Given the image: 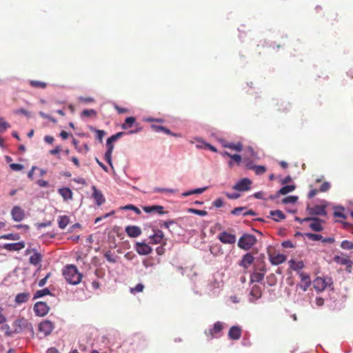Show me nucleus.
Masks as SVG:
<instances>
[{"mask_svg": "<svg viewBox=\"0 0 353 353\" xmlns=\"http://www.w3.org/2000/svg\"><path fill=\"white\" fill-rule=\"evenodd\" d=\"M295 188L296 187L294 185H285L279 190L278 193L279 194L285 195L289 192L294 191L295 190Z\"/></svg>", "mask_w": 353, "mask_h": 353, "instance_id": "c9c22d12", "label": "nucleus"}, {"mask_svg": "<svg viewBox=\"0 0 353 353\" xmlns=\"http://www.w3.org/2000/svg\"><path fill=\"white\" fill-rule=\"evenodd\" d=\"M232 214L234 215L243 214V216L256 215V213L254 211H253L252 210H247L246 208H244V207H239V208H234L232 211Z\"/></svg>", "mask_w": 353, "mask_h": 353, "instance_id": "4be33fe9", "label": "nucleus"}, {"mask_svg": "<svg viewBox=\"0 0 353 353\" xmlns=\"http://www.w3.org/2000/svg\"><path fill=\"white\" fill-rule=\"evenodd\" d=\"M0 330L5 332V335L6 336H12L14 332V330H12L10 329V327L8 324H2V325L0 327Z\"/></svg>", "mask_w": 353, "mask_h": 353, "instance_id": "4c0bfd02", "label": "nucleus"}, {"mask_svg": "<svg viewBox=\"0 0 353 353\" xmlns=\"http://www.w3.org/2000/svg\"><path fill=\"white\" fill-rule=\"evenodd\" d=\"M242 330L238 325L232 326L228 332V336L231 340H238L241 336Z\"/></svg>", "mask_w": 353, "mask_h": 353, "instance_id": "ddd939ff", "label": "nucleus"}, {"mask_svg": "<svg viewBox=\"0 0 353 353\" xmlns=\"http://www.w3.org/2000/svg\"><path fill=\"white\" fill-rule=\"evenodd\" d=\"M289 265L290 268L294 271L301 270L304 268V263L302 261L296 262L294 259H291L289 261Z\"/></svg>", "mask_w": 353, "mask_h": 353, "instance_id": "c756f323", "label": "nucleus"}, {"mask_svg": "<svg viewBox=\"0 0 353 353\" xmlns=\"http://www.w3.org/2000/svg\"><path fill=\"white\" fill-rule=\"evenodd\" d=\"M46 295L53 296V294L51 293L50 290L48 288H43L42 290H37L34 294L33 299L34 300V299H39V298H42L44 296H46Z\"/></svg>", "mask_w": 353, "mask_h": 353, "instance_id": "bb28decb", "label": "nucleus"}, {"mask_svg": "<svg viewBox=\"0 0 353 353\" xmlns=\"http://www.w3.org/2000/svg\"><path fill=\"white\" fill-rule=\"evenodd\" d=\"M25 245L24 241H19L17 243H4L1 247L7 251L13 252L21 250L25 248Z\"/></svg>", "mask_w": 353, "mask_h": 353, "instance_id": "1a4fd4ad", "label": "nucleus"}, {"mask_svg": "<svg viewBox=\"0 0 353 353\" xmlns=\"http://www.w3.org/2000/svg\"><path fill=\"white\" fill-rule=\"evenodd\" d=\"M63 275L68 283L74 285L79 284L82 279V274L74 265H67L63 270Z\"/></svg>", "mask_w": 353, "mask_h": 353, "instance_id": "f257e3e1", "label": "nucleus"}, {"mask_svg": "<svg viewBox=\"0 0 353 353\" xmlns=\"http://www.w3.org/2000/svg\"><path fill=\"white\" fill-rule=\"evenodd\" d=\"M29 292H22L17 294L15 296L14 301L17 304L20 305L26 303L30 298Z\"/></svg>", "mask_w": 353, "mask_h": 353, "instance_id": "393cba45", "label": "nucleus"}, {"mask_svg": "<svg viewBox=\"0 0 353 353\" xmlns=\"http://www.w3.org/2000/svg\"><path fill=\"white\" fill-rule=\"evenodd\" d=\"M30 85L36 88H41L44 89L46 88L47 84L45 82H42L40 81L31 80L30 81Z\"/></svg>", "mask_w": 353, "mask_h": 353, "instance_id": "58836bf2", "label": "nucleus"}, {"mask_svg": "<svg viewBox=\"0 0 353 353\" xmlns=\"http://www.w3.org/2000/svg\"><path fill=\"white\" fill-rule=\"evenodd\" d=\"M154 233L150 235V243L153 244L160 243L164 237V234L161 230H153Z\"/></svg>", "mask_w": 353, "mask_h": 353, "instance_id": "4468645a", "label": "nucleus"}, {"mask_svg": "<svg viewBox=\"0 0 353 353\" xmlns=\"http://www.w3.org/2000/svg\"><path fill=\"white\" fill-rule=\"evenodd\" d=\"M104 256L106 259V260L110 263H114L117 261L116 257L114 256L113 254L110 250L107 251L105 253Z\"/></svg>", "mask_w": 353, "mask_h": 353, "instance_id": "c03bdc74", "label": "nucleus"}, {"mask_svg": "<svg viewBox=\"0 0 353 353\" xmlns=\"http://www.w3.org/2000/svg\"><path fill=\"white\" fill-rule=\"evenodd\" d=\"M125 230L127 234L132 238L139 236L141 233V228L137 225H128Z\"/></svg>", "mask_w": 353, "mask_h": 353, "instance_id": "dca6fc26", "label": "nucleus"}, {"mask_svg": "<svg viewBox=\"0 0 353 353\" xmlns=\"http://www.w3.org/2000/svg\"><path fill=\"white\" fill-rule=\"evenodd\" d=\"M230 158L234 161L238 165L240 164L241 161V157L239 155V154H232V156H230Z\"/></svg>", "mask_w": 353, "mask_h": 353, "instance_id": "e2e57ef3", "label": "nucleus"}, {"mask_svg": "<svg viewBox=\"0 0 353 353\" xmlns=\"http://www.w3.org/2000/svg\"><path fill=\"white\" fill-rule=\"evenodd\" d=\"M330 188V183L325 181V182H323L322 183V185H321V187L319 188V191L322 192H327V190H329Z\"/></svg>", "mask_w": 353, "mask_h": 353, "instance_id": "864d4df0", "label": "nucleus"}, {"mask_svg": "<svg viewBox=\"0 0 353 353\" xmlns=\"http://www.w3.org/2000/svg\"><path fill=\"white\" fill-rule=\"evenodd\" d=\"M72 144L78 152H83V148L79 145V141L77 139H73Z\"/></svg>", "mask_w": 353, "mask_h": 353, "instance_id": "680f3d73", "label": "nucleus"}, {"mask_svg": "<svg viewBox=\"0 0 353 353\" xmlns=\"http://www.w3.org/2000/svg\"><path fill=\"white\" fill-rule=\"evenodd\" d=\"M164 208L161 205H151V206H145L143 208V210L147 213H152L157 214H163L167 213L168 212H165L163 210Z\"/></svg>", "mask_w": 353, "mask_h": 353, "instance_id": "2eb2a0df", "label": "nucleus"}, {"mask_svg": "<svg viewBox=\"0 0 353 353\" xmlns=\"http://www.w3.org/2000/svg\"><path fill=\"white\" fill-rule=\"evenodd\" d=\"M218 239L224 244H234L236 242V236L226 231L221 232L219 234Z\"/></svg>", "mask_w": 353, "mask_h": 353, "instance_id": "0eeeda50", "label": "nucleus"}, {"mask_svg": "<svg viewBox=\"0 0 353 353\" xmlns=\"http://www.w3.org/2000/svg\"><path fill=\"white\" fill-rule=\"evenodd\" d=\"M35 315L37 316H45L50 311V307L44 301L37 302L33 307Z\"/></svg>", "mask_w": 353, "mask_h": 353, "instance_id": "39448f33", "label": "nucleus"}, {"mask_svg": "<svg viewBox=\"0 0 353 353\" xmlns=\"http://www.w3.org/2000/svg\"><path fill=\"white\" fill-rule=\"evenodd\" d=\"M51 223L52 222H40L37 223V227L38 229H41L42 228L50 226Z\"/></svg>", "mask_w": 353, "mask_h": 353, "instance_id": "338daca9", "label": "nucleus"}, {"mask_svg": "<svg viewBox=\"0 0 353 353\" xmlns=\"http://www.w3.org/2000/svg\"><path fill=\"white\" fill-rule=\"evenodd\" d=\"M144 285L142 283H138L134 288L131 289V292H141L143 290Z\"/></svg>", "mask_w": 353, "mask_h": 353, "instance_id": "5fc2aeb1", "label": "nucleus"}, {"mask_svg": "<svg viewBox=\"0 0 353 353\" xmlns=\"http://www.w3.org/2000/svg\"><path fill=\"white\" fill-rule=\"evenodd\" d=\"M59 193L62 196L64 200H68L72 198V192L68 188L59 189Z\"/></svg>", "mask_w": 353, "mask_h": 353, "instance_id": "cd10ccee", "label": "nucleus"}, {"mask_svg": "<svg viewBox=\"0 0 353 353\" xmlns=\"http://www.w3.org/2000/svg\"><path fill=\"white\" fill-rule=\"evenodd\" d=\"M253 170L258 175L263 174L266 172V168L263 165H254L253 167Z\"/></svg>", "mask_w": 353, "mask_h": 353, "instance_id": "a18cd8bd", "label": "nucleus"}, {"mask_svg": "<svg viewBox=\"0 0 353 353\" xmlns=\"http://www.w3.org/2000/svg\"><path fill=\"white\" fill-rule=\"evenodd\" d=\"M79 101L83 102V103H92L94 102V99L92 97H79Z\"/></svg>", "mask_w": 353, "mask_h": 353, "instance_id": "0e129e2a", "label": "nucleus"}, {"mask_svg": "<svg viewBox=\"0 0 353 353\" xmlns=\"http://www.w3.org/2000/svg\"><path fill=\"white\" fill-rule=\"evenodd\" d=\"M212 205L216 208H221L223 205V201L221 198H218L214 201Z\"/></svg>", "mask_w": 353, "mask_h": 353, "instance_id": "13d9d810", "label": "nucleus"}, {"mask_svg": "<svg viewBox=\"0 0 353 353\" xmlns=\"http://www.w3.org/2000/svg\"><path fill=\"white\" fill-rule=\"evenodd\" d=\"M224 147L225 148H230V149H232L233 150H235V151H237V152H241L242 150H243V145L241 143H227V144H225L224 145Z\"/></svg>", "mask_w": 353, "mask_h": 353, "instance_id": "e433bc0d", "label": "nucleus"}, {"mask_svg": "<svg viewBox=\"0 0 353 353\" xmlns=\"http://www.w3.org/2000/svg\"><path fill=\"white\" fill-rule=\"evenodd\" d=\"M54 328V325L49 320H44L39 324L38 330L40 332L43 333L44 336H47L51 334Z\"/></svg>", "mask_w": 353, "mask_h": 353, "instance_id": "423d86ee", "label": "nucleus"}, {"mask_svg": "<svg viewBox=\"0 0 353 353\" xmlns=\"http://www.w3.org/2000/svg\"><path fill=\"white\" fill-rule=\"evenodd\" d=\"M254 257L252 254L250 252H247L242 256L241 260L239 263V265L244 269H247L254 262Z\"/></svg>", "mask_w": 353, "mask_h": 353, "instance_id": "9b49d317", "label": "nucleus"}, {"mask_svg": "<svg viewBox=\"0 0 353 353\" xmlns=\"http://www.w3.org/2000/svg\"><path fill=\"white\" fill-rule=\"evenodd\" d=\"M333 216L334 218H341L343 219L347 218L345 209L341 206H335L333 208Z\"/></svg>", "mask_w": 353, "mask_h": 353, "instance_id": "aec40b11", "label": "nucleus"}, {"mask_svg": "<svg viewBox=\"0 0 353 353\" xmlns=\"http://www.w3.org/2000/svg\"><path fill=\"white\" fill-rule=\"evenodd\" d=\"M125 134V133L124 132H119L114 135H112L107 139L106 145L107 146L114 145L112 143L114 141H116L119 139L121 138Z\"/></svg>", "mask_w": 353, "mask_h": 353, "instance_id": "2f4dec72", "label": "nucleus"}, {"mask_svg": "<svg viewBox=\"0 0 353 353\" xmlns=\"http://www.w3.org/2000/svg\"><path fill=\"white\" fill-rule=\"evenodd\" d=\"M270 215L273 221H279V219H285V216L281 210H272L270 212Z\"/></svg>", "mask_w": 353, "mask_h": 353, "instance_id": "7c9ffc66", "label": "nucleus"}, {"mask_svg": "<svg viewBox=\"0 0 353 353\" xmlns=\"http://www.w3.org/2000/svg\"><path fill=\"white\" fill-rule=\"evenodd\" d=\"M10 167L13 170H21L23 168V166L21 164L19 163H12L10 165Z\"/></svg>", "mask_w": 353, "mask_h": 353, "instance_id": "bf43d9fd", "label": "nucleus"}, {"mask_svg": "<svg viewBox=\"0 0 353 353\" xmlns=\"http://www.w3.org/2000/svg\"><path fill=\"white\" fill-rule=\"evenodd\" d=\"M252 184L251 180L248 178H244L240 181H239L234 186L233 189L238 191H248L250 189V185Z\"/></svg>", "mask_w": 353, "mask_h": 353, "instance_id": "6e6552de", "label": "nucleus"}, {"mask_svg": "<svg viewBox=\"0 0 353 353\" xmlns=\"http://www.w3.org/2000/svg\"><path fill=\"white\" fill-rule=\"evenodd\" d=\"M11 214L14 221H22L24 218V211L19 206H14Z\"/></svg>", "mask_w": 353, "mask_h": 353, "instance_id": "6ab92c4d", "label": "nucleus"}, {"mask_svg": "<svg viewBox=\"0 0 353 353\" xmlns=\"http://www.w3.org/2000/svg\"><path fill=\"white\" fill-rule=\"evenodd\" d=\"M136 122V119L134 117H129L125 119L124 123L121 125V128L123 130H127L132 126V125Z\"/></svg>", "mask_w": 353, "mask_h": 353, "instance_id": "473e14b6", "label": "nucleus"}, {"mask_svg": "<svg viewBox=\"0 0 353 353\" xmlns=\"http://www.w3.org/2000/svg\"><path fill=\"white\" fill-rule=\"evenodd\" d=\"M287 259V256L283 254H277L275 256L270 254V261L273 265H278L283 263Z\"/></svg>", "mask_w": 353, "mask_h": 353, "instance_id": "a211bd4d", "label": "nucleus"}, {"mask_svg": "<svg viewBox=\"0 0 353 353\" xmlns=\"http://www.w3.org/2000/svg\"><path fill=\"white\" fill-rule=\"evenodd\" d=\"M135 249L140 255H148L152 251V248L143 242H137L135 245Z\"/></svg>", "mask_w": 353, "mask_h": 353, "instance_id": "9d476101", "label": "nucleus"}, {"mask_svg": "<svg viewBox=\"0 0 353 353\" xmlns=\"http://www.w3.org/2000/svg\"><path fill=\"white\" fill-rule=\"evenodd\" d=\"M97 132V138L100 141H102L103 138L105 135V132L103 130H97L96 131Z\"/></svg>", "mask_w": 353, "mask_h": 353, "instance_id": "69168bd1", "label": "nucleus"}, {"mask_svg": "<svg viewBox=\"0 0 353 353\" xmlns=\"http://www.w3.org/2000/svg\"><path fill=\"white\" fill-rule=\"evenodd\" d=\"M14 334H20L22 332L28 331L32 337L34 335V328L30 322L24 317L17 319L12 324Z\"/></svg>", "mask_w": 353, "mask_h": 353, "instance_id": "f03ea898", "label": "nucleus"}, {"mask_svg": "<svg viewBox=\"0 0 353 353\" xmlns=\"http://www.w3.org/2000/svg\"><path fill=\"white\" fill-rule=\"evenodd\" d=\"M97 112L94 110L90 109V110H84L81 112L82 116L85 117H92L96 116Z\"/></svg>", "mask_w": 353, "mask_h": 353, "instance_id": "3c124183", "label": "nucleus"}, {"mask_svg": "<svg viewBox=\"0 0 353 353\" xmlns=\"http://www.w3.org/2000/svg\"><path fill=\"white\" fill-rule=\"evenodd\" d=\"M304 235L307 236L309 239L317 241H322V236L321 234L311 233V232H306L304 233Z\"/></svg>", "mask_w": 353, "mask_h": 353, "instance_id": "ea45409f", "label": "nucleus"}, {"mask_svg": "<svg viewBox=\"0 0 353 353\" xmlns=\"http://www.w3.org/2000/svg\"><path fill=\"white\" fill-rule=\"evenodd\" d=\"M8 128H10L8 123L0 117V132L6 131Z\"/></svg>", "mask_w": 353, "mask_h": 353, "instance_id": "09e8293b", "label": "nucleus"}, {"mask_svg": "<svg viewBox=\"0 0 353 353\" xmlns=\"http://www.w3.org/2000/svg\"><path fill=\"white\" fill-rule=\"evenodd\" d=\"M299 275L301 276V281L303 283V285L298 284L297 287L301 288L303 291L305 292L311 285L310 278L307 274L304 272L299 273Z\"/></svg>", "mask_w": 353, "mask_h": 353, "instance_id": "f3484780", "label": "nucleus"}, {"mask_svg": "<svg viewBox=\"0 0 353 353\" xmlns=\"http://www.w3.org/2000/svg\"><path fill=\"white\" fill-rule=\"evenodd\" d=\"M150 127H151L152 130L156 132H162V130L163 128V126H160V125H151Z\"/></svg>", "mask_w": 353, "mask_h": 353, "instance_id": "774afa93", "label": "nucleus"}, {"mask_svg": "<svg viewBox=\"0 0 353 353\" xmlns=\"http://www.w3.org/2000/svg\"><path fill=\"white\" fill-rule=\"evenodd\" d=\"M333 260L336 263L346 265L347 266V270L350 272V270H348V269L349 268L350 269L352 268V264H353V262L350 259H346V258H342V257H341V256H339L338 255H336V256H334Z\"/></svg>", "mask_w": 353, "mask_h": 353, "instance_id": "412c9836", "label": "nucleus"}, {"mask_svg": "<svg viewBox=\"0 0 353 353\" xmlns=\"http://www.w3.org/2000/svg\"><path fill=\"white\" fill-rule=\"evenodd\" d=\"M107 151L105 153V160L107 161V163L110 165L112 166V153L114 149V145L107 146Z\"/></svg>", "mask_w": 353, "mask_h": 353, "instance_id": "72a5a7b5", "label": "nucleus"}, {"mask_svg": "<svg viewBox=\"0 0 353 353\" xmlns=\"http://www.w3.org/2000/svg\"><path fill=\"white\" fill-rule=\"evenodd\" d=\"M188 212H192L200 216H205L208 214V212L205 210H196L193 208H188Z\"/></svg>", "mask_w": 353, "mask_h": 353, "instance_id": "8fccbe9b", "label": "nucleus"}, {"mask_svg": "<svg viewBox=\"0 0 353 353\" xmlns=\"http://www.w3.org/2000/svg\"><path fill=\"white\" fill-rule=\"evenodd\" d=\"M92 189L93 191L92 196L94 199L96 203L98 205H100L102 203H103L105 201V199L102 193L99 190H98L95 186H92Z\"/></svg>", "mask_w": 353, "mask_h": 353, "instance_id": "5701e85b", "label": "nucleus"}, {"mask_svg": "<svg viewBox=\"0 0 353 353\" xmlns=\"http://www.w3.org/2000/svg\"><path fill=\"white\" fill-rule=\"evenodd\" d=\"M57 232H54V230L52 232H47L46 234H43L42 235V237L44 240H48L50 239H54L55 238L56 235H57Z\"/></svg>", "mask_w": 353, "mask_h": 353, "instance_id": "603ef678", "label": "nucleus"}, {"mask_svg": "<svg viewBox=\"0 0 353 353\" xmlns=\"http://www.w3.org/2000/svg\"><path fill=\"white\" fill-rule=\"evenodd\" d=\"M262 292L261 289L259 285H254L250 292L249 301L251 303H255V301L261 297Z\"/></svg>", "mask_w": 353, "mask_h": 353, "instance_id": "f8f14e48", "label": "nucleus"}, {"mask_svg": "<svg viewBox=\"0 0 353 353\" xmlns=\"http://www.w3.org/2000/svg\"><path fill=\"white\" fill-rule=\"evenodd\" d=\"M256 243L255 236L245 233L239 239L237 245L243 250H249Z\"/></svg>", "mask_w": 353, "mask_h": 353, "instance_id": "7ed1b4c3", "label": "nucleus"}, {"mask_svg": "<svg viewBox=\"0 0 353 353\" xmlns=\"http://www.w3.org/2000/svg\"><path fill=\"white\" fill-rule=\"evenodd\" d=\"M310 214L312 215H325V206L321 205H315L312 208H309Z\"/></svg>", "mask_w": 353, "mask_h": 353, "instance_id": "b1692460", "label": "nucleus"}, {"mask_svg": "<svg viewBox=\"0 0 353 353\" xmlns=\"http://www.w3.org/2000/svg\"><path fill=\"white\" fill-rule=\"evenodd\" d=\"M223 323L220 321L216 322L212 328H211L209 330V334L210 335L211 338H213L215 334H219L222 330H223Z\"/></svg>", "mask_w": 353, "mask_h": 353, "instance_id": "a878e982", "label": "nucleus"}, {"mask_svg": "<svg viewBox=\"0 0 353 353\" xmlns=\"http://www.w3.org/2000/svg\"><path fill=\"white\" fill-rule=\"evenodd\" d=\"M298 200L296 196H288L283 199V203H295Z\"/></svg>", "mask_w": 353, "mask_h": 353, "instance_id": "de8ad7c7", "label": "nucleus"}, {"mask_svg": "<svg viewBox=\"0 0 353 353\" xmlns=\"http://www.w3.org/2000/svg\"><path fill=\"white\" fill-rule=\"evenodd\" d=\"M281 245L283 248H294V244L292 243L291 241L290 240H288V241H283L282 243H281Z\"/></svg>", "mask_w": 353, "mask_h": 353, "instance_id": "4d7b16f0", "label": "nucleus"}, {"mask_svg": "<svg viewBox=\"0 0 353 353\" xmlns=\"http://www.w3.org/2000/svg\"><path fill=\"white\" fill-rule=\"evenodd\" d=\"M255 271H256V272L259 271V272H263L265 274V272H266V268H265V265L264 264V263H262L259 266H256Z\"/></svg>", "mask_w": 353, "mask_h": 353, "instance_id": "052dcab7", "label": "nucleus"}, {"mask_svg": "<svg viewBox=\"0 0 353 353\" xmlns=\"http://www.w3.org/2000/svg\"><path fill=\"white\" fill-rule=\"evenodd\" d=\"M332 285L331 277H317L313 281V287L318 292L323 291L327 286Z\"/></svg>", "mask_w": 353, "mask_h": 353, "instance_id": "20e7f679", "label": "nucleus"}, {"mask_svg": "<svg viewBox=\"0 0 353 353\" xmlns=\"http://www.w3.org/2000/svg\"><path fill=\"white\" fill-rule=\"evenodd\" d=\"M343 224V228L348 230L350 232L353 231V224L351 222H341Z\"/></svg>", "mask_w": 353, "mask_h": 353, "instance_id": "6e6d98bb", "label": "nucleus"}, {"mask_svg": "<svg viewBox=\"0 0 353 353\" xmlns=\"http://www.w3.org/2000/svg\"><path fill=\"white\" fill-rule=\"evenodd\" d=\"M341 248L347 250H353V242L344 240L341 243Z\"/></svg>", "mask_w": 353, "mask_h": 353, "instance_id": "37998d69", "label": "nucleus"}, {"mask_svg": "<svg viewBox=\"0 0 353 353\" xmlns=\"http://www.w3.org/2000/svg\"><path fill=\"white\" fill-rule=\"evenodd\" d=\"M0 239L17 241L20 239V235L17 233H15V234L10 233V234H3V235L1 236Z\"/></svg>", "mask_w": 353, "mask_h": 353, "instance_id": "a19ab883", "label": "nucleus"}, {"mask_svg": "<svg viewBox=\"0 0 353 353\" xmlns=\"http://www.w3.org/2000/svg\"><path fill=\"white\" fill-rule=\"evenodd\" d=\"M41 254L39 252H35L30 257L29 261L31 264L37 265L41 262Z\"/></svg>", "mask_w": 353, "mask_h": 353, "instance_id": "f704fd0d", "label": "nucleus"}, {"mask_svg": "<svg viewBox=\"0 0 353 353\" xmlns=\"http://www.w3.org/2000/svg\"><path fill=\"white\" fill-rule=\"evenodd\" d=\"M264 278L263 272H254L250 275V281L251 283L256 282L261 283Z\"/></svg>", "mask_w": 353, "mask_h": 353, "instance_id": "c85d7f7f", "label": "nucleus"}, {"mask_svg": "<svg viewBox=\"0 0 353 353\" xmlns=\"http://www.w3.org/2000/svg\"><path fill=\"white\" fill-rule=\"evenodd\" d=\"M205 190H206V188H197L194 190L183 193V196H190L193 194H201V193L203 192Z\"/></svg>", "mask_w": 353, "mask_h": 353, "instance_id": "49530a36", "label": "nucleus"}, {"mask_svg": "<svg viewBox=\"0 0 353 353\" xmlns=\"http://www.w3.org/2000/svg\"><path fill=\"white\" fill-rule=\"evenodd\" d=\"M310 228L314 232H321L323 230L321 222H310Z\"/></svg>", "mask_w": 353, "mask_h": 353, "instance_id": "79ce46f5", "label": "nucleus"}]
</instances>
